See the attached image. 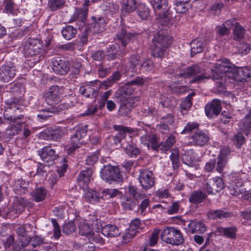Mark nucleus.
Listing matches in <instances>:
<instances>
[{
    "label": "nucleus",
    "instance_id": "1",
    "mask_svg": "<svg viewBox=\"0 0 251 251\" xmlns=\"http://www.w3.org/2000/svg\"><path fill=\"white\" fill-rule=\"evenodd\" d=\"M170 44V37L163 31H158L152 39V45L151 46V55L154 57H161Z\"/></svg>",
    "mask_w": 251,
    "mask_h": 251
},
{
    "label": "nucleus",
    "instance_id": "2",
    "mask_svg": "<svg viewBox=\"0 0 251 251\" xmlns=\"http://www.w3.org/2000/svg\"><path fill=\"white\" fill-rule=\"evenodd\" d=\"M176 76L185 78L194 77L190 80V83H199L204 79L210 78V75H207L203 73L202 69L197 64L187 67L181 73L176 74Z\"/></svg>",
    "mask_w": 251,
    "mask_h": 251
},
{
    "label": "nucleus",
    "instance_id": "3",
    "mask_svg": "<svg viewBox=\"0 0 251 251\" xmlns=\"http://www.w3.org/2000/svg\"><path fill=\"white\" fill-rule=\"evenodd\" d=\"M161 240L168 244L179 246L184 242V238L181 231L174 227H167L162 232Z\"/></svg>",
    "mask_w": 251,
    "mask_h": 251
},
{
    "label": "nucleus",
    "instance_id": "4",
    "mask_svg": "<svg viewBox=\"0 0 251 251\" xmlns=\"http://www.w3.org/2000/svg\"><path fill=\"white\" fill-rule=\"evenodd\" d=\"M150 2L155 10H161L163 12L159 13L161 19L160 22L165 26L171 24L173 20V16L168 11V0H150Z\"/></svg>",
    "mask_w": 251,
    "mask_h": 251
},
{
    "label": "nucleus",
    "instance_id": "5",
    "mask_svg": "<svg viewBox=\"0 0 251 251\" xmlns=\"http://www.w3.org/2000/svg\"><path fill=\"white\" fill-rule=\"evenodd\" d=\"M100 176L103 180L111 183L112 181L122 182L123 176L119 168L111 165L104 166L100 171Z\"/></svg>",
    "mask_w": 251,
    "mask_h": 251
},
{
    "label": "nucleus",
    "instance_id": "6",
    "mask_svg": "<svg viewBox=\"0 0 251 251\" xmlns=\"http://www.w3.org/2000/svg\"><path fill=\"white\" fill-rule=\"evenodd\" d=\"M87 126H84L77 129L76 132L71 138V144L66 150L71 154L82 144L85 143V138L87 132Z\"/></svg>",
    "mask_w": 251,
    "mask_h": 251
},
{
    "label": "nucleus",
    "instance_id": "7",
    "mask_svg": "<svg viewBox=\"0 0 251 251\" xmlns=\"http://www.w3.org/2000/svg\"><path fill=\"white\" fill-rule=\"evenodd\" d=\"M42 47V45L39 40L30 37L24 44L23 51L27 57L36 56L41 52Z\"/></svg>",
    "mask_w": 251,
    "mask_h": 251
},
{
    "label": "nucleus",
    "instance_id": "8",
    "mask_svg": "<svg viewBox=\"0 0 251 251\" xmlns=\"http://www.w3.org/2000/svg\"><path fill=\"white\" fill-rule=\"evenodd\" d=\"M29 239L20 238L19 241L15 242L14 236H9L3 242V245L6 250L8 251H20L29 243Z\"/></svg>",
    "mask_w": 251,
    "mask_h": 251
},
{
    "label": "nucleus",
    "instance_id": "9",
    "mask_svg": "<svg viewBox=\"0 0 251 251\" xmlns=\"http://www.w3.org/2000/svg\"><path fill=\"white\" fill-rule=\"evenodd\" d=\"M6 103L7 104H9V106L4 111V118L6 120L9 121V122L16 123L17 120L21 119L23 117L22 115H16V111L20 110L21 108L18 106L13 100L9 101V100H8Z\"/></svg>",
    "mask_w": 251,
    "mask_h": 251
},
{
    "label": "nucleus",
    "instance_id": "10",
    "mask_svg": "<svg viewBox=\"0 0 251 251\" xmlns=\"http://www.w3.org/2000/svg\"><path fill=\"white\" fill-rule=\"evenodd\" d=\"M17 71L13 63L3 65L0 68V80L3 82H9L15 77Z\"/></svg>",
    "mask_w": 251,
    "mask_h": 251
},
{
    "label": "nucleus",
    "instance_id": "11",
    "mask_svg": "<svg viewBox=\"0 0 251 251\" xmlns=\"http://www.w3.org/2000/svg\"><path fill=\"white\" fill-rule=\"evenodd\" d=\"M63 135V130L60 127L48 128L39 133V137L46 140L58 142Z\"/></svg>",
    "mask_w": 251,
    "mask_h": 251
},
{
    "label": "nucleus",
    "instance_id": "12",
    "mask_svg": "<svg viewBox=\"0 0 251 251\" xmlns=\"http://www.w3.org/2000/svg\"><path fill=\"white\" fill-rule=\"evenodd\" d=\"M145 79L140 77H137L131 81L127 82L121 86L119 91V95L122 98L124 95H130L134 92L135 88L134 86L142 85L144 83Z\"/></svg>",
    "mask_w": 251,
    "mask_h": 251
},
{
    "label": "nucleus",
    "instance_id": "13",
    "mask_svg": "<svg viewBox=\"0 0 251 251\" xmlns=\"http://www.w3.org/2000/svg\"><path fill=\"white\" fill-rule=\"evenodd\" d=\"M215 70L217 73L220 74V77H224L226 79L230 78L237 81L238 74L237 67L230 68L224 63L216 64Z\"/></svg>",
    "mask_w": 251,
    "mask_h": 251
},
{
    "label": "nucleus",
    "instance_id": "14",
    "mask_svg": "<svg viewBox=\"0 0 251 251\" xmlns=\"http://www.w3.org/2000/svg\"><path fill=\"white\" fill-rule=\"evenodd\" d=\"M224 187L223 179L219 177L207 178L205 187L208 194L215 195Z\"/></svg>",
    "mask_w": 251,
    "mask_h": 251
},
{
    "label": "nucleus",
    "instance_id": "15",
    "mask_svg": "<svg viewBox=\"0 0 251 251\" xmlns=\"http://www.w3.org/2000/svg\"><path fill=\"white\" fill-rule=\"evenodd\" d=\"M138 179L143 189L147 190L154 184V177L151 171L149 170H140Z\"/></svg>",
    "mask_w": 251,
    "mask_h": 251
},
{
    "label": "nucleus",
    "instance_id": "16",
    "mask_svg": "<svg viewBox=\"0 0 251 251\" xmlns=\"http://www.w3.org/2000/svg\"><path fill=\"white\" fill-rule=\"evenodd\" d=\"M52 69L56 74L65 75L70 70V64L68 60L65 58L56 57L53 59L52 61Z\"/></svg>",
    "mask_w": 251,
    "mask_h": 251
},
{
    "label": "nucleus",
    "instance_id": "17",
    "mask_svg": "<svg viewBox=\"0 0 251 251\" xmlns=\"http://www.w3.org/2000/svg\"><path fill=\"white\" fill-rule=\"evenodd\" d=\"M134 106V98L123 97L121 100V104L119 109V115L121 116H128Z\"/></svg>",
    "mask_w": 251,
    "mask_h": 251
},
{
    "label": "nucleus",
    "instance_id": "18",
    "mask_svg": "<svg viewBox=\"0 0 251 251\" xmlns=\"http://www.w3.org/2000/svg\"><path fill=\"white\" fill-rule=\"evenodd\" d=\"M38 153L42 160L49 165H52L57 157L55 151L49 146L44 147Z\"/></svg>",
    "mask_w": 251,
    "mask_h": 251
},
{
    "label": "nucleus",
    "instance_id": "19",
    "mask_svg": "<svg viewBox=\"0 0 251 251\" xmlns=\"http://www.w3.org/2000/svg\"><path fill=\"white\" fill-rule=\"evenodd\" d=\"M44 97L46 102L49 105H52L58 103L60 100L58 86L50 87Z\"/></svg>",
    "mask_w": 251,
    "mask_h": 251
},
{
    "label": "nucleus",
    "instance_id": "20",
    "mask_svg": "<svg viewBox=\"0 0 251 251\" xmlns=\"http://www.w3.org/2000/svg\"><path fill=\"white\" fill-rule=\"evenodd\" d=\"M221 109V101L219 100H214L211 103L205 105V114L207 117L213 118L220 114Z\"/></svg>",
    "mask_w": 251,
    "mask_h": 251
},
{
    "label": "nucleus",
    "instance_id": "21",
    "mask_svg": "<svg viewBox=\"0 0 251 251\" xmlns=\"http://www.w3.org/2000/svg\"><path fill=\"white\" fill-rule=\"evenodd\" d=\"M93 22L91 24L89 28L90 32L100 33L105 30L106 23L102 17H93Z\"/></svg>",
    "mask_w": 251,
    "mask_h": 251
},
{
    "label": "nucleus",
    "instance_id": "22",
    "mask_svg": "<svg viewBox=\"0 0 251 251\" xmlns=\"http://www.w3.org/2000/svg\"><path fill=\"white\" fill-rule=\"evenodd\" d=\"M230 153L229 147L224 146L221 151V153L218 157L217 161L216 171L220 173L223 172L224 168L225 167L227 160V156Z\"/></svg>",
    "mask_w": 251,
    "mask_h": 251
},
{
    "label": "nucleus",
    "instance_id": "23",
    "mask_svg": "<svg viewBox=\"0 0 251 251\" xmlns=\"http://www.w3.org/2000/svg\"><path fill=\"white\" fill-rule=\"evenodd\" d=\"M98 83L101 85V83L99 81L91 82V84H97ZM93 86V85H87L84 86H81L79 89V92L87 98H96L98 96L99 88L98 87L94 88Z\"/></svg>",
    "mask_w": 251,
    "mask_h": 251
},
{
    "label": "nucleus",
    "instance_id": "24",
    "mask_svg": "<svg viewBox=\"0 0 251 251\" xmlns=\"http://www.w3.org/2000/svg\"><path fill=\"white\" fill-rule=\"evenodd\" d=\"M92 174V170L90 168L81 171L77 177L79 185L83 187H87L91 181Z\"/></svg>",
    "mask_w": 251,
    "mask_h": 251
},
{
    "label": "nucleus",
    "instance_id": "25",
    "mask_svg": "<svg viewBox=\"0 0 251 251\" xmlns=\"http://www.w3.org/2000/svg\"><path fill=\"white\" fill-rule=\"evenodd\" d=\"M117 40L120 42L123 47H126L130 40L134 37V34L127 32L124 27H122L116 34Z\"/></svg>",
    "mask_w": 251,
    "mask_h": 251
},
{
    "label": "nucleus",
    "instance_id": "26",
    "mask_svg": "<svg viewBox=\"0 0 251 251\" xmlns=\"http://www.w3.org/2000/svg\"><path fill=\"white\" fill-rule=\"evenodd\" d=\"M101 231L104 236L108 237H117L120 234L118 227L112 224L101 226Z\"/></svg>",
    "mask_w": 251,
    "mask_h": 251
},
{
    "label": "nucleus",
    "instance_id": "27",
    "mask_svg": "<svg viewBox=\"0 0 251 251\" xmlns=\"http://www.w3.org/2000/svg\"><path fill=\"white\" fill-rule=\"evenodd\" d=\"M206 45V41L204 39L197 38L193 40L190 44L192 56L201 52Z\"/></svg>",
    "mask_w": 251,
    "mask_h": 251
},
{
    "label": "nucleus",
    "instance_id": "28",
    "mask_svg": "<svg viewBox=\"0 0 251 251\" xmlns=\"http://www.w3.org/2000/svg\"><path fill=\"white\" fill-rule=\"evenodd\" d=\"M79 233L81 236H86L88 239L93 238V231L91 226L85 221H80L78 224Z\"/></svg>",
    "mask_w": 251,
    "mask_h": 251
},
{
    "label": "nucleus",
    "instance_id": "29",
    "mask_svg": "<svg viewBox=\"0 0 251 251\" xmlns=\"http://www.w3.org/2000/svg\"><path fill=\"white\" fill-rule=\"evenodd\" d=\"M188 227L192 234H203L206 230V227L203 223L196 220L190 221Z\"/></svg>",
    "mask_w": 251,
    "mask_h": 251
},
{
    "label": "nucleus",
    "instance_id": "30",
    "mask_svg": "<svg viewBox=\"0 0 251 251\" xmlns=\"http://www.w3.org/2000/svg\"><path fill=\"white\" fill-rule=\"evenodd\" d=\"M193 143L197 145L203 146L209 140L208 136L202 131H195V133L191 136Z\"/></svg>",
    "mask_w": 251,
    "mask_h": 251
},
{
    "label": "nucleus",
    "instance_id": "31",
    "mask_svg": "<svg viewBox=\"0 0 251 251\" xmlns=\"http://www.w3.org/2000/svg\"><path fill=\"white\" fill-rule=\"evenodd\" d=\"M140 224V220L139 219H135L133 220L130 225V227L128 231L124 236L123 238L125 240L133 237L136 236L138 232L137 228Z\"/></svg>",
    "mask_w": 251,
    "mask_h": 251
},
{
    "label": "nucleus",
    "instance_id": "32",
    "mask_svg": "<svg viewBox=\"0 0 251 251\" xmlns=\"http://www.w3.org/2000/svg\"><path fill=\"white\" fill-rule=\"evenodd\" d=\"M237 228L235 226L223 227L219 226L217 228L216 232L231 239L236 237Z\"/></svg>",
    "mask_w": 251,
    "mask_h": 251
},
{
    "label": "nucleus",
    "instance_id": "33",
    "mask_svg": "<svg viewBox=\"0 0 251 251\" xmlns=\"http://www.w3.org/2000/svg\"><path fill=\"white\" fill-rule=\"evenodd\" d=\"M60 106L61 105L59 106V107H51L48 109H43L40 111V113L37 115V117L40 119L46 120L58 113L62 109Z\"/></svg>",
    "mask_w": 251,
    "mask_h": 251
},
{
    "label": "nucleus",
    "instance_id": "34",
    "mask_svg": "<svg viewBox=\"0 0 251 251\" xmlns=\"http://www.w3.org/2000/svg\"><path fill=\"white\" fill-rule=\"evenodd\" d=\"M212 74L210 77L214 81H216V87L219 92H224L226 90V86L225 85V79L224 77H220V74L216 72V70H212Z\"/></svg>",
    "mask_w": 251,
    "mask_h": 251
},
{
    "label": "nucleus",
    "instance_id": "35",
    "mask_svg": "<svg viewBox=\"0 0 251 251\" xmlns=\"http://www.w3.org/2000/svg\"><path fill=\"white\" fill-rule=\"evenodd\" d=\"M206 197V195L201 191H195L189 197V201L192 203L198 204L205 200Z\"/></svg>",
    "mask_w": 251,
    "mask_h": 251
},
{
    "label": "nucleus",
    "instance_id": "36",
    "mask_svg": "<svg viewBox=\"0 0 251 251\" xmlns=\"http://www.w3.org/2000/svg\"><path fill=\"white\" fill-rule=\"evenodd\" d=\"M124 138H125V135H124L123 132H119L115 135H112L108 137L106 139V144L107 146L110 148H112L114 146L120 144Z\"/></svg>",
    "mask_w": 251,
    "mask_h": 251
},
{
    "label": "nucleus",
    "instance_id": "37",
    "mask_svg": "<svg viewBox=\"0 0 251 251\" xmlns=\"http://www.w3.org/2000/svg\"><path fill=\"white\" fill-rule=\"evenodd\" d=\"M208 214L213 219L217 218L219 219H226L233 216L232 213L221 209L211 210L209 212Z\"/></svg>",
    "mask_w": 251,
    "mask_h": 251
},
{
    "label": "nucleus",
    "instance_id": "38",
    "mask_svg": "<svg viewBox=\"0 0 251 251\" xmlns=\"http://www.w3.org/2000/svg\"><path fill=\"white\" fill-rule=\"evenodd\" d=\"M238 76L237 81H246L247 78L251 76V68L248 67H237Z\"/></svg>",
    "mask_w": 251,
    "mask_h": 251
},
{
    "label": "nucleus",
    "instance_id": "39",
    "mask_svg": "<svg viewBox=\"0 0 251 251\" xmlns=\"http://www.w3.org/2000/svg\"><path fill=\"white\" fill-rule=\"evenodd\" d=\"M28 186V181H25L22 179H18L15 181L13 186V189L16 193L22 195L25 193L26 189L27 188Z\"/></svg>",
    "mask_w": 251,
    "mask_h": 251
},
{
    "label": "nucleus",
    "instance_id": "40",
    "mask_svg": "<svg viewBox=\"0 0 251 251\" xmlns=\"http://www.w3.org/2000/svg\"><path fill=\"white\" fill-rule=\"evenodd\" d=\"M31 230L32 226L31 225L27 224L19 226L16 229V231L17 234L21 237L20 238L29 239L30 240L31 237L27 236V235Z\"/></svg>",
    "mask_w": 251,
    "mask_h": 251
},
{
    "label": "nucleus",
    "instance_id": "41",
    "mask_svg": "<svg viewBox=\"0 0 251 251\" xmlns=\"http://www.w3.org/2000/svg\"><path fill=\"white\" fill-rule=\"evenodd\" d=\"M107 54L109 57L112 59L116 58L121 54L120 47L119 44H114L109 46L107 49Z\"/></svg>",
    "mask_w": 251,
    "mask_h": 251
},
{
    "label": "nucleus",
    "instance_id": "42",
    "mask_svg": "<svg viewBox=\"0 0 251 251\" xmlns=\"http://www.w3.org/2000/svg\"><path fill=\"white\" fill-rule=\"evenodd\" d=\"M25 205V201L23 198L16 197L13 202V210L15 211L16 213H20L24 210Z\"/></svg>",
    "mask_w": 251,
    "mask_h": 251
},
{
    "label": "nucleus",
    "instance_id": "43",
    "mask_svg": "<svg viewBox=\"0 0 251 251\" xmlns=\"http://www.w3.org/2000/svg\"><path fill=\"white\" fill-rule=\"evenodd\" d=\"M47 194V191L43 188L40 187L35 189L32 192L33 200L36 202H40L44 200Z\"/></svg>",
    "mask_w": 251,
    "mask_h": 251
},
{
    "label": "nucleus",
    "instance_id": "44",
    "mask_svg": "<svg viewBox=\"0 0 251 251\" xmlns=\"http://www.w3.org/2000/svg\"><path fill=\"white\" fill-rule=\"evenodd\" d=\"M196 95L195 92L191 93L190 95H188L182 101L181 103V112L183 115L185 113L183 112L184 111H187L191 107L192 98Z\"/></svg>",
    "mask_w": 251,
    "mask_h": 251
},
{
    "label": "nucleus",
    "instance_id": "45",
    "mask_svg": "<svg viewBox=\"0 0 251 251\" xmlns=\"http://www.w3.org/2000/svg\"><path fill=\"white\" fill-rule=\"evenodd\" d=\"M63 36L67 40H70L75 37L76 34V30L73 26L68 25L61 31Z\"/></svg>",
    "mask_w": 251,
    "mask_h": 251
},
{
    "label": "nucleus",
    "instance_id": "46",
    "mask_svg": "<svg viewBox=\"0 0 251 251\" xmlns=\"http://www.w3.org/2000/svg\"><path fill=\"white\" fill-rule=\"evenodd\" d=\"M246 30L239 24L236 25L233 32V38L235 40H240L244 38Z\"/></svg>",
    "mask_w": 251,
    "mask_h": 251
},
{
    "label": "nucleus",
    "instance_id": "47",
    "mask_svg": "<svg viewBox=\"0 0 251 251\" xmlns=\"http://www.w3.org/2000/svg\"><path fill=\"white\" fill-rule=\"evenodd\" d=\"M137 13L138 16L143 20L147 19L150 15L148 7L144 4H140L137 8Z\"/></svg>",
    "mask_w": 251,
    "mask_h": 251
},
{
    "label": "nucleus",
    "instance_id": "48",
    "mask_svg": "<svg viewBox=\"0 0 251 251\" xmlns=\"http://www.w3.org/2000/svg\"><path fill=\"white\" fill-rule=\"evenodd\" d=\"M123 5V8L127 13H131L138 7L135 0H124Z\"/></svg>",
    "mask_w": 251,
    "mask_h": 251
},
{
    "label": "nucleus",
    "instance_id": "49",
    "mask_svg": "<svg viewBox=\"0 0 251 251\" xmlns=\"http://www.w3.org/2000/svg\"><path fill=\"white\" fill-rule=\"evenodd\" d=\"M140 56L138 54H133L130 57L129 70L132 73H137V66L139 65Z\"/></svg>",
    "mask_w": 251,
    "mask_h": 251
},
{
    "label": "nucleus",
    "instance_id": "50",
    "mask_svg": "<svg viewBox=\"0 0 251 251\" xmlns=\"http://www.w3.org/2000/svg\"><path fill=\"white\" fill-rule=\"evenodd\" d=\"M121 192L117 189H106L102 191L101 199H110L120 195Z\"/></svg>",
    "mask_w": 251,
    "mask_h": 251
},
{
    "label": "nucleus",
    "instance_id": "51",
    "mask_svg": "<svg viewBox=\"0 0 251 251\" xmlns=\"http://www.w3.org/2000/svg\"><path fill=\"white\" fill-rule=\"evenodd\" d=\"M125 151L130 156H136L140 153V149L135 144H128L124 147Z\"/></svg>",
    "mask_w": 251,
    "mask_h": 251
},
{
    "label": "nucleus",
    "instance_id": "52",
    "mask_svg": "<svg viewBox=\"0 0 251 251\" xmlns=\"http://www.w3.org/2000/svg\"><path fill=\"white\" fill-rule=\"evenodd\" d=\"M121 205L123 209L126 210H131L136 206V203L134 201L128 197L123 199L121 202Z\"/></svg>",
    "mask_w": 251,
    "mask_h": 251
},
{
    "label": "nucleus",
    "instance_id": "53",
    "mask_svg": "<svg viewBox=\"0 0 251 251\" xmlns=\"http://www.w3.org/2000/svg\"><path fill=\"white\" fill-rule=\"evenodd\" d=\"M121 77V75L119 72H115L111 76H110L107 80L103 82V85L105 86V89L111 86L116 81L119 80Z\"/></svg>",
    "mask_w": 251,
    "mask_h": 251
},
{
    "label": "nucleus",
    "instance_id": "54",
    "mask_svg": "<svg viewBox=\"0 0 251 251\" xmlns=\"http://www.w3.org/2000/svg\"><path fill=\"white\" fill-rule=\"evenodd\" d=\"M175 142V137L173 135H170L165 143L160 145V150L163 151H168L172 148Z\"/></svg>",
    "mask_w": 251,
    "mask_h": 251
},
{
    "label": "nucleus",
    "instance_id": "55",
    "mask_svg": "<svg viewBox=\"0 0 251 251\" xmlns=\"http://www.w3.org/2000/svg\"><path fill=\"white\" fill-rule=\"evenodd\" d=\"M65 3V0H49V7L52 11L56 10L63 7Z\"/></svg>",
    "mask_w": 251,
    "mask_h": 251
},
{
    "label": "nucleus",
    "instance_id": "56",
    "mask_svg": "<svg viewBox=\"0 0 251 251\" xmlns=\"http://www.w3.org/2000/svg\"><path fill=\"white\" fill-rule=\"evenodd\" d=\"M100 198L101 197H100V194L93 190L89 191L86 196L87 200L92 203L98 202Z\"/></svg>",
    "mask_w": 251,
    "mask_h": 251
},
{
    "label": "nucleus",
    "instance_id": "57",
    "mask_svg": "<svg viewBox=\"0 0 251 251\" xmlns=\"http://www.w3.org/2000/svg\"><path fill=\"white\" fill-rule=\"evenodd\" d=\"M113 128L115 130H116L118 132H120L121 133L123 132L124 135H125V137H126V132H128V133H129L130 134H134L136 133V132L137 131V129L135 128H132L129 127H126V126H118V125L114 126Z\"/></svg>",
    "mask_w": 251,
    "mask_h": 251
},
{
    "label": "nucleus",
    "instance_id": "58",
    "mask_svg": "<svg viewBox=\"0 0 251 251\" xmlns=\"http://www.w3.org/2000/svg\"><path fill=\"white\" fill-rule=\"evenodd\" d=\"M50 166V165H49L48 164H45L42 163H38L36 175L40 176H46L47 172L49 171Z\"/></svg>",
    "mask_w": 251,
    "mask_h": 251
},
{
    "label": "nucleus",
    "instance_id": "59",
    "mask_svg": "<svg viewBox=\"0 0 251 251\" xmlns=\"http://www.w3.org/2000/svg\"><path fill=\"white\" fill-rule=\"evenodd\" d=\"M76 230V226L73 222H69L63 226V232L66 235H69L73 233Z\"/></svg>",
    "mask_w": 251,
    "mask_h": 251
},
{
    "label": "nucleus",
    "instance_id": "60",
    "mask_svg": "<svg viewBox=\"0 0 251 251\" xmlns=\"http://www.w3.org/2000/svg\"><path fill=\"white\" fill-rule=\"evenodd\" d=\"M245 137L241 133H238L233 136V144L237 148H240L245 143Z\"/></svg>",
    "mask_w": 251,
    "mask_h": 251
},
{
    "label": "nucleus",
    "instance_id": "61",
    "mask_svg": "<svg viewBox=\"0 0 251 251\" xmlns=\"http://www.w3.org/2000/svg\"><path fill=\"white\" fill-rule=\"evenodd\" d=\"M199 126V125L196 123H188L182 131L181 133L187 134L194 130H197Z\"/></svg>",
    "mask_w": 251,
    "mask_h": 251
},
{
    "label": "nucleus",
    "instance_id": "62",
    "mask_svg": "<svg viewBox=\"0 0 251 251\" xmlns=\"http://www.w3.org/2000/svg\"><path fill=\"white\" fill-rule=\"evenodd\" d=\"M171 159L174 169H176L179 167V161L178 152L177 151H174L171 154Z\"/></svg>",
    "mask_w": 251,
    "mask_h": 251
},
{
    "label": "nucleus",
    "instance_id": "63",
    "mask_svg": "<svg viewBox=\"0 0 251 251\" xmlns=\"http://www.w3.org/2000/svg\"><path fill=\"white\" fill-rule=\"evenodd\" d=\"M244 128L246 131L245 133L248 135L250 133L249 130L251 129V118L247 115L243 120Z\"/></svg>",
    "mask_w": 251,
    "mask_h": 251
},
{
    "label": "nucleus",
    "instance_id": "64",
    "mask_svg": "<svg viewBox=\"0 0 251 251\" xmlns=\"http://www.w3.org/2000/svg\"><path fill=\"white\" fill-rule=\"evenodd\" d=\"M175 9L176 11L178 13H184L189 8V5H187L182 3H177L176 2L175 4Z\"/></svg>",
    "mask_w": 251,
    "mask_h": 251
}]
</instances>
